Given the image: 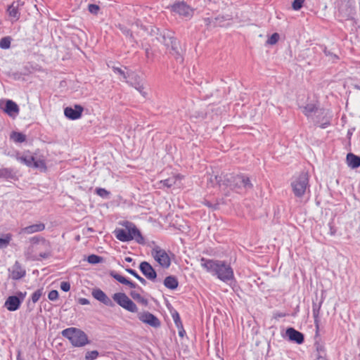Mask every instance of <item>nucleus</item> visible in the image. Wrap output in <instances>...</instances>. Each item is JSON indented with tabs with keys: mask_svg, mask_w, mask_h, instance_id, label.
Returning <instances> with one entry per match:
<instances>
[{
	"mask_svg": "<svg viewBox=\"0 0 360 360\" xmlns=\"http://www.w3.org/2000/svg\"><path fill=\"white\" fill-rule=\"evenodd\" d=\"M200 262L202 268L220 281L228 283L234 280L233 269L226 262L202 257Z\"/></svg>",
	"mask_w": 360,
	"mask_h": 360,
	"instance_id": "1",
	"label": "nucleus"
},
{
	"mask_svg": "<svg viewBox=\"0 0 360 360\" xmlns=\"http://www.w3.org/2000/svg\"><path fill=\"white\" fill-rule=\"evenodd\" d=\"M30 243L25 252L27 259L39 261L46 259L51 255V245L45 238L34 236L30 238Z\"/></svg>",
	"mask_w": 360,
	"mask_h": 360,
	"instance_id": "2",
	"label": "nucleus"
},
{
	"mask_svg": "<svg viewBox=\"0 0 360 360\" xmlns=\"http://www.w3.org/2000/svg\"><path fill=\"white\" fill-rule=\"evenodd\" d=\"M123 229H116L114 234L116 238L122 242H127L135 240L138 243L143 244L144 238L136 225L129 221H124L122 224Z\"/></svg>",
	"mask_w": 360,
	"mask_h": 360,
	"instance_id": "3",
	"label": "nucleus"
},
{
	"mask_svg": "<svg viewBox=\"0 0 360 360\" xmlns=\"http://www.w3.org/2000/svg\"><path fill=\"white\" fill-rule=\"evenodd\" d=\"M215 179L219 186L224 185L233 188H239L240 186L251 188L252 186L248 177L240 174H221L215 176Z\"/></svg>",
	"mask_w": 360,
	"mask_h": 360,
	"instance_id": "4",
	"label": "nucleus"
},
{
	"mask_svg": "<svg viewBox=\"0 0 360 360\" xmlns=\"http://www.w3.org/2000/svg\"><path fill=\"white\" fill-rule=\"evenodd\" d=\"M62 335L68 338L75 347H83L89 342L86 335L76 328H66L62 331Z\"/></svg>",
	"mask_w": 360,
	"mask_h": 360,
	"instance_id": "5",
	"label": "nucleus"
},
{
	"mask_svg": "<svg viewBox=\"0 0 360 360\" xmlns=\"http://www.w3.org/2000/svg\"><path fill=\"white\" fill-rule=\"evenodd\" d=\"M16 160L30 167L39 168L44 172L47 169L45 160L44 158L36 159L30 150L25 151L22 154L18 153L16 155Z\"/></svg>",
	"mask_w": 360,
	"mask_h": 360,
	"instance_id": "6",
	"label": "nucleus"
},
{
	"mask_svg": "<svg viewBox=\"0 0 360 360\" xmlns=\"http://www.w3.org/2000/svg\"><path fill=\"white\" fill-rule=\"evenodd\" d=\"M291 187L296 197H302L309 187L308 174L302 172L299 175L294 176L291 182Z\"/></svg>",
	"mask_w": 360,
	"mask_h": 360,
	"instance_id": "7",
	"label": "nucleus"
},
{
	"mask_svg": "<svg viewBox=\"0 0 360 360\" xmlns=\"http://www.w3.org/2000/svg\"><path fill=\"white\" fill-rule=\"evenodd\" d=\"M151 255L155 261L163 269H168L171 265L169 254L159 246H155L151 250Z\"/></svg>",
	"mask_w": 360,
	"mask_h": 360,
	"instance_id": "8",
	"label": "nucleus"
},
{
	"mask_svg": "<svg viewBox=\"0 0 360 360\" xmlns=\"http://www.w3.org/2000/svg\"><path fill=\"white\" fill-rule=\"evenodd\" d=\"M113 300L121 307L130 312H137L138 307L136 304L123 292H117L112 295Z\"/></svg>",
	"mask_w": 360,
	"mask_h": 360,
	"instance_id": "9",
	"label": "nucleus"
},
{
	"mask_svg": "<svg viewBox=\"0 0 360 360\" xmlns=\"http://www.w3.org/2000/svg\"><path fill=\"white\" fill-rule=\"evenodd\" d=\"M169 8L172 12L186 19L191 18L194 13V9L184 1L175 2Z\"/></svg>",
	"mask_w": 360,
	"mask_h": 360,
	"instance_id": "10",
	"label": "nucleus"
},
{
	"mask_svg": "<svg viewBox=\"0 0 360 360\" xmlns=\"http://www.w3.org/2000/svg\"><path fill=\"white\" fill-rule=\"evenodd\" d=\"M164 45L169 54L172 55L176 59L179 58V43L175 38L172 37L166 38L164 37Z\"/></svg>",
	"mask_w": 360,
	"mask_h": 360,
	"instance_id": "11",
	"label": "nucleus"
},
{
	"mask_svg": "<svg viewBox=\"0 0 360 360\" xmlns=\"http://www.w3.org/2000/svg\"><path fill=\"white\" fill-rule=\"evenodd\" d=\"M18 295L20 297H18V296H9L6 299L4 303V306L8 311H14L19 309L22 302L25 297V293L20 292Z\"/></svg>",
	"mask_w": 360,
	"mask_h": 360,
	"instance_id": "12",
	"label": "nucleus"
},
{
	"mask_svg": "<svg viewBox=\"0 0 360 360\" xmlns=\"http://www.w3.org/2000/svg\"><path fill=\"white\" fill-rule=\"evenodd\" d=\"M84 111V108L80 105H75L73 108L66 107L64 109L65 116L71 120H75L79 119Z\"/></svg>",
	"mask_w": 360,
	"mask_h": 360,
	"instance_id": "13",
	"label": "nucleus"
},
{
	"mask_svg": "<svg viewBox=\"0 0 360 360\" xmlns=\"http://www.w3.org/2000/svg\"><path fill=\"white\" fill-rule=\"evenodd\" d=\"M139 319L146 324L150 325V326L157 328L160 326V323L158 319L153 314L150 312L145 311L138 314Z\"/></svg>",
	"mask_w": 360,
	"mask_h": 360,
	"instance_id": "14",
	"label": "nucleus"
},
{
	"mask_svg": "<svg viewBox=\"0 0 360 360\" xmlns=\"http://www.w3.org/2000/svg\"><path fill=\"white\" fill-rule=\"evenodd\" d=\"M91 295L94 299L102 302L108 307H113L114 304L111 299L101 289L95 288L92 290Z\"/></svg>",
	"mask_w": 360,
	"mask_h": 360,
	"instance_id": "15",
	"label": "nucleus"
},
{
	"mask_svg": "<svg viewBox=\"0 0 360 360\" xmlns=\"http://www.w3.org/2000/svg\"><path fill=\"white\" fill-rule=\"evenodd\" d=\"M139 269L142 274L149 280L155 281L157 274L153 267L147 262H142L140 264Z\"/></svg>",
	"mask_w": 360,
	"mask_h": 360,
	"instance_id": "16",
	"label": "nucleus"
},
{
	"mask_svg": "<svg viewBox=\"0 0 360 360\" xmlns=\"http://www.w3.org/2000/svg\"><path fill=\"white\" fill-rule=\"evenodd\" d=\"M25 274L26 271L25 269L18 262H15L10 270V277L13 280H19L23 278Z\"/></svg>",
	"mask_w": 360,
	"mask_h": 360,
	"instance_id": "17",
	"label": "nucleus"
},
{
	"mask_svg": "<svg viewBox=\"0 0 360 360\" xmlns=\"http://www.w3.org/2000/svg\"><path fill=\"white\" fill-rule=\"evenodd\" d=\"M286 335L288 336L290 340L294 341L297 344H302L304 342L303 334L293 328H288L286 330Z\"/></svg>",
	"mask_w": 360,
	"mask_h": 360,
	"instance_id": "18",
	"label": "nucleus"
},
{
	"mask_svg": "<svg viewBox=\"0 0 360 360\" xmlns=\"http://www.w3.org/2000/svg\"><path fill=\"white\" fill-rule=\"evenodd\" d=\"M44 229H45V225L42 223H39V224L30 225V226H26L25 228H22L20 230V233L31 234V233H34L36 232L42 231L44 230Z\"/></svg>",
	"mask_w": 360,
	"mask_h": 360,
	"instance_id": "19",
	"label": "nucleus"
},
{
	"mask_svg": "<svg viewBox=\"0 0 360 360\" xmlns=\"http://www.w3.org/2000/svg\"><path fill=\"white\" fill-rule=\"evenodd\" d=\"M4 111L10 116H15L19 112V108L15 102L8 100L6 103Z\"/></svg>",
	"mask_w": 360,
	"mask_h": 360,
	"instance_id": "20",
	"label": "nucleus"
},
{
	"mask_svg": "<svg viewBox=\"0 0 360 360\" xmlns=\"http://www.w3.org/2000/svg\"><path fill=\"white\" fill-rule=\"evenodd\" d=\"M347 165L352 168H358L360 167V157L353 153H348L346 158Z\"/></svg>",
	"mask_w": 360,
	"mask_h": 360,
	"instance_id": "21",
	"label": "nucleus"
},
{
	"mask_svg": "<svg viewBox=\"0 0 360 360\" xmlns=\"http://www.w3.org/2000/svg\"><path fill=\"white\" fill-rule=\"evenodd\" d=\"M184 179V176L180 174H176L173 176L172 179H167L165 180L160 181V184H162L164 186L167 188H171L174 184H176V181L179 180H181Z\"/></svg>",
	"mask_w": 360,
	"mask_h": 360,
	"instance_id": "22",
	"label": "nucleus"
},
{
	"mask_svg": "<svg viewBox=\"0 0 360 360\" xmlns=\"http://www.w3.org/2000/svg\"><path fill=\"white\" fill-rule=\"evenodd\" d=\"M164 285L168 289L175 290L179 285V281L175 276H169L165 278Z\"/></svg>",
	"mask_w": 360,
	"mask_h": 360,
	"instance_id": "23",
	"label": "nucleus"
},
{
	"mask_svg": "<svg viewBox=\"0 0 360 360\" xmlns=\"http://www.w3.org/2000/svg\"><path fill=\"white\" fill-rule=\"evenodd\" d=\"M7 12L10 17L13 18L15 20H18L20 18V13L18 8L14 4L8 6Z\"/></svg>",
	"mask_w": 360,
	"mask_h": 360,
	"instance_id": "24",
	"label": "nucleus"
},
{
	"mask_svg": "<svg viewBox=\"0 0 360 360\" xmlns=\"http://www.w3.org/2000/svg\"><path fill=\"white\" fill-rule=\"evenodd\" d=\"M11 139L16 143H22L26 140V136L20 132H13Z\"/></svg>",
	"mask_w": 360,
	"mask_h": 360,
	"instance_id": "25",
	"label": "nucleus"
},
{
	"mask_svg": "<svg viewBox=\"0 0 360 360\" xmlns=\"http://www.w3.org/2000/svg\"><path fill=\"white\" fill-rule=\"evenodd\" d=\"M11 238L12 236L10 233L5 234L3 238H0V249L7 247Z\"/></svg>",
	"mask_w": 360,
	"mask_h": 360,
	"instance_id": "26",
	"label": "nucleus"
},
{
	"mask_svg": "<svg viewBox=\"0 0 360 360\" xmlns=\"http://www.w3.org/2000/svg\"><path fill=\"white\" fill-rule=\"evenodd\" d=\"M316 110V106L313 104H307L306 106L303 108L302 112L306 116H309L312 112H315Z\"/></svg>",
	"mask_w": 360,
	"mask_h": 360,
	"instance_id": "27",
	"label": "nucleus"
},
{
	"mask_svg": "<svg viewBox=\"0 0 360 360\" xmlns=\"http://www.w3.org/2000/svg\"><path fill=\"white\" fill-rule=\"evenodd\" d=\"M11 46V39L8 37H3L0 40V48L6 49Z\"/></svg>",
	"mask_w": 360,
	"mask_h": 360,
	"instance_id": "28",
	"label": "nucleus"
},
{
	"mask_svg": "<svg viewBox=\"0 0 360 360\" xmlns=\"http://www.w3.org/2000/svg\"><path fill=\"white\" fill-rule=\"evenodd\" d=\"M43 294V289H38L34 292L32 295V301L33 303H36L39 301Z\"/></svg>",
	"mask_w": 360,
	"mask_h": 360,
	"instance_id": "29",
	"label": "nucleus"
},
{
	"mask_svg": "<svg viewBox=\"0 0 360 360\" xmlns=\"http://www.w3.org/2000/svg\"><path fill=\"white\" fill-rule=\"evenodd\" d=\"M279 34L278 33H274L266 41V44L269 45L276 44L279 40Z\"/></svg>",
	"mask_w": 360,
	"mask_h": 360,
	"instance_id": "30",
	"label": "nucleus"
},
{
	"mask_svg": "<svg viewBox=\"0 0 360 360\" xmlns=\"http://www.w3.org/2000/svg\"><path fill=\"white\" fill-rule=\"evenodd\" d=\"M131 297L136 300L137 302H139V303H141L144 305H147L148 304V300L144 298L143 297H142L141 295L138 294V293H131Z\"/></svg>",
	"mask_w": 360,
	"mask_h": 360,
	"instance_id": "31",
	"label": "nucleus"
},
{
	"mask_svg": "<svg viewBox=\"0 0 360 360\" xmlns=\"http://www.w3.org/2000/svg\"><path fill=\"white\" fill-rule=\"evenodd\" d=\"M87 261L90 264H98L102 261V257L96 255H91L88 257Z\"/></svg>",
	"mask_w": 360,
	"mask_h": 360,
	"instance_id": "32",
	"label": "nucleus"
},
{
	"mask_svg": "<svg viewBox=\"0 0 360 360\" xmlns=\"http://www.w3.org/2000/svg\"><path fill=\"white\" fill-rule=\"evenodd\" d=\"M127 271L131 275L134 276L136 279H138L141 283L145 284L146 280L140 276L135 270L131 269H127Z\"/></svg>",
	"mask_w": 360,
	"mask_h": 360,
	"instance_id": "33",
	"label": "nucleus"
},
{
	"mask_svg": "<svg viewBox=\"0 0 360 360\" xmlns=\"http://www.w3.org/2000/svg\"><path fill=\"white\" fill-rule=\"evenodd\" d=\"M98 356V352L96 350L87 352L85 355V359L86 360H94L96 359Z\"/></svg>",
	"mask_w": 360,
	"mask_h": 360,
	"instance_id": "34",
	"label": "nucleus"
},
{
	"mask_svg": "<svg viewBox=\"0 0 360 360\" xmlns=\"http://www.w3.org/2000/svg\"><path fill=\"white\" fill-rule=\"evenodd\" d=\"M305 0H294L292 4V7L295 11L300 10L304 4Z\"/></svg>",
	"mask_w": 360,
	"mask_h": 360,
	"instance_id": "35",
	"label": "nucleus"
},
{
	"mask_svg": "<svg viewBox=\"0 0 360 360\" xmlns=\"http://www.w3.org/2000/svg\"><path fill=\"white\" fill-rule=\"evenodd\" d=\"M172 317L176 327L182 328V323L181 321L179 314L177 312H176L175 314H172Z\"/></svg>",
	"mask_w": 360,
	"mask_h": 360,
	"instance_id": "36",
	"label": "nucleus"
},
{
	"mask_svg": "<svg viewBox=\"0 0 360 360\" xmlns=\"http://www.w3.org/2000/svg\"><path fill=\"white\" fill-rule=\"evenodd\" d=\"M88 10L91 13L96 15L98 13L100 8L96 4H89L88 6Z\"/></svg>",
	"mask_w": 360,
	"mask_h": 360,
	"instance_id": "37",
	"label": "nucleus"
},
{
	"mask_svg": "<svg viewBox=\"0 0 360 360\" xmlns=\"http://www.w3.org/2000/svg\"><path fill=\"white\" fill-rule=\"evenodd\" d=\"M96 193L97 195H98L101 197H106L110 193L107 190H105V188H96Z\"/></svg>",
	"mask_w": 360,
	"mask_h": 360,
	"instance_id": "38",
	"label": "nucleus"
},
{
	"mask_svg": "<svg viewBox=\"0 0 360 360\" xmlns=\"http://www.w3.org/2000/svg\"><path fill=\"white\" fill-rule=\"evenodd\" d=\"M58 297V292L56 290H53L49 292L48 298L51 300H56Z\"/></svg>",
	"mask_w": 360,
	"mask_h": 360,
	"instance_id": "39",
	"label": "nucleus"
},
{
	"mask_svg": "<svg viewBox=\"0 0 360 360\" xmlns=\"http://www.w3.org/2000/svg\"><path fill=\"white\" fill-rule=\"evenodd\" d=\"M111 276L115 278L116 279L117 281H119L120 283H124V280H125V277L120 275V274H115V273H111Z\"/></svg>",
	"mask_w": 360,
	"mask_h": 360,
	"instance_id": "40",
	"label": "nucleus"
},
{
	"mask_svg": "<svg viewBox=\"0 0 360 360\" xmlns=\"http://www.w3.org/2000/svg\"><path fill=\"white\" fill-rule=\"evenodd\" d=\"M60 289L64 292H68L70 290V284L68 282L63 281L60 283Z\"/></svg>",
	"mask_w": 360,
	"mask_h": 360,
	"instance_id": "41",
	"label": "nucleus"
},
{
	"mask_svg": "<svg viewBox=\"0 0 360 360\" xmlns=\"http://www.w3.org/2000/svg\"><path fill=\"white\" fill-rule=\"evenodd\" d=\"M113 71L116 73L120 74V75H122L124 77H126L124 72L120 68H113Z\"/></svg>",
	"mask_w": 360,
	"mask_h": 360,
	"instance_id": "42",
	"label": "nucleus"
},
{
	"mask_svg": "<svg viewBox=\"0 0 360 360\" xmlns=\"http://www.w3.org/2000/svg\"><path fill=\"white\" fill-rule=\"evenodd\" d=\"M124 285H127L128 286H129L131 288H136V284L130 281H129L128 279L125 278L124 280Z\"/></svg>",
	"mask_w": 360,
	"mask_h": 360,
	"instance_id": "43",
	"label": "nucleus"
},
{
	"mask_svg": "<svg viewBox=\"0 0 360 360\" xmlns=\"http://www.w3.org/2000/svg\"><path fill=\"white\" fill-rule=\"evenodd\" d=\"M314 323L316 325V328L318 329L319 328V323L318 312L317 313L314 312Z\"/></svg>",
	"mask_w": 360,
	"mask_h": 360,
	"instance_id": "44",
	"label": "nucleus"
},
{
	"mask_svg": "<svg viewBox=\"0 0 360 360\" xmlns=\"http://www.w3.org/2000/svg\"><path fill=\"white\" fill-rule=\"evenodd\" d=\"M79 302L82 304H89V301L86 298L80 299Z\"/></svg>",
	"mask_w": 360,
	"mask_h": 360,
	"instance_id": "45",
	"label": "nucleus"
},
{
	"mask_svg": "<svg viewBox=\"0 0 360 360\" xmlns=\"http://www.w3.org/2000/svg\"><path fill=\"white\" fill-rule=\"evenodd\" d=\"M179 329V335L181 336V337H183L184 336V334L185 333V330H184L183 327L182 328H178Z\"/></svg>",
	"mask_w": 360,
	"mask_h": 360,
	"instance_id": "46",
	"label": "nucleus"
},
{
	"mask_svg": "<svg viewBox=\"0 0 360 360\" xmlns=\"http://www.w3.org/2000/svg\"><path fill=\"white\" fill-rule=\"evenodd\" d=\"M125 261L127 262H132V258L129 257H125Z\"/></svg>",
	"mask_w": 360,
	"mask_h": 360,
	"instance_id": "47",
	"label": "nucleus"
},
{
	"mask_svg": "<svg viewBox=\"0 0 360 360\" xmlns=\"http://www.w3.org/2000/svg\"><path fill=\"white\" fill-rule=\"evenodd\" d=\"M278 316L283 317V316H285V314H279Z\"/></svg>",
	"mask_w": 360,
	"mask_h": 360,
	"instance_id": "48",
	"label": "nucleus"
}]
</instances>
